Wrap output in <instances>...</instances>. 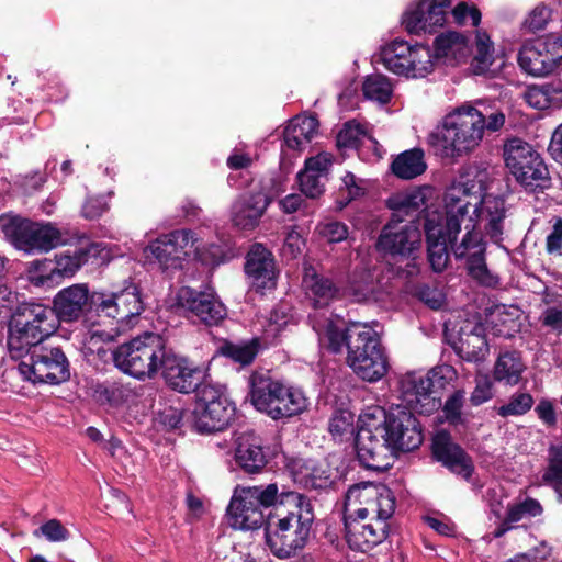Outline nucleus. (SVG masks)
Masks as SVG:
<instances>
[{
    "mask_svg": "<svg viewBox=\"0 0 562 562\" xmlns=\"http://www.w3.org/2000/svg\"><path fill=\"white\" fill-rule=\"evenodd\" d=\"M541 481L554 490L562 487V445H551L549 447L547 467Z\"/></svg>",
    "mask_w": 562,
    "mask_h": 562,
    "instance_id": "nucleus-46",
    "label": "nucleus"
},
{
    "mask_svg": "<svg viewBox=\"0 0 562 562\" xmlns=\"http://www.w3.org/2000/svg\"><path fill=\"white\" fill-rule=\"evenodd\" d=\"M408 66L407 74H405L406 77H425L431 72L434 61L430 48L425 45L411 46Z\"/></svg>",
    "mask_w": 562,
    "mask_h": 562,
    "instance_id": "nucleus-48",
    "label": "nucleus"
},
{
    "mask_svg": "<svg viewBox=\"0 0 562 562\" xmlns=\"http://www.w3.org/2000/svg\"><path fill=\"white\" fill-rule=\"evenodd\" d=\"M303 288L315 308L328 306L339 294L338 288L329 278L317 274L313 269L305 271Z\"/></svg>",
    "mask_w": 562,
    "mask_h": 562,
    "instance_id": "nucleus-33",
    "label": "nucleus"
},
{
    "mask_svg": "<svg viewBox=\"0 0 562 562\" xmlns=\"http://www.w3.org/2000/svg\"><path fill=\"white\" fill-rule=\"evenodd\" d=\"M88 260V251L83 248L72 255L60 254L56 261L35 260L27 268V279L36 286H43L56 281L58 278L71 277Z\"/></svg>",
    "mask_w": 562,
    "mask_h": 562,
    "instance_id": "nucleus-20",
    "label": "nucleus"
},
{
    "mask_svg": "<svg viewBox=\"0 0 562 562\" xmlns=\"http://www.w3.org/2000/svg\"><path fill=\"white\" fill-rule=\"evenodd\" d=\"M366 136L367 131L363 125L356 121H349L344 124L342 128L337 134V147L339 149L357 148Z\"/></svg>",
    "mask_w": 562,
    "mask_h": 562,
    "instance_id": "nucleus-55",
    "label": "nucleus"
},
{
    "mask_svg": "<svg viewBox=\"0 0 562 562\" xmlns=\"http://www.w3.org/2000/svg\"><path fill=\"white\" fill-rule=\"evenodd\" d=\"M245 271L256 291L272 290L277 285L274 258L261 244L254 245L249 250Z\"/></svg>",
    "mask_w": 562,
    "mask_h": 562,
    "instance_id": "nucleus-23",
    "label": "nucleus"
},
{
    "mask_svg": "<svg viewBox=\"0 0 562 562\" xmlns=\"http://www.w3.org/2000/svg\"><path fill=\"white\" fill-rule=\"evenodd\" d=\"M355 442L358 460L364 468L385 471L391 468L396 450L411 451L422 445L423 432L412 412L369 406L358 418Z\"/></svg>",
    "mask_w": 562,
    "mask_h": 562,
    "instance_id": "nucleus-1",
    "label": "nucleus"
},
{
    "mask_svg": "<svg viewBox=\"0 0 562 562\" xmlns=\"http://www.w3.org/2000/svg\"><path fill=\"white\" fill-rule=\"evenodd\" d=\"M0 228L16 249L26 254L47 252L66 241L52 224L35 223L12 214L0 216Z\"/></svg>",
    "mask_w": 562,
    "mask_h": 562,
    "instance_id": "nucleus-10",
    "label": "nucleus"
},
{
    "mask_svg": "<svg viewBox=\"0 0 562 562\" xmlns=\"http://www.w3.org/2000/svg\"><path fill=\"white\" fill-rule=\"evenodd\" d=\"M314 510L311 499L294 491H281L267 516L266 544L278 559L296 555L307 543Z\"/></svg>",
    "mask_w": 562,
    "mask_h": 562,
    "instance_id": "nucleus-3",
    "label": "nucleus"
},
{
    "mask_svg": "<svg viewBox=\"0 0 562 562\" xmlns=\"http://www.w3.org/2000/svg\"><path fill=\"white\" fill-rule=\"evenodd\" d=\"M249 383L252 405L272 419L292 417L307 408V398L300 389L285 385L266 373H252Z\"/></svg>",
    "mask_w": 562,
    "mask_h": 562,
    "instance_id": "nucleus-5",
    "label": "nucleus"
},
{
    "mask_svg": "<svg viewBox=\"0 0 562 562\" xmlns=\"http://www.w3.org/2000/svg\"><path fill=\"white\" fill-rule=\"evenodd\" d=\"M318 122L313 116L299 115L286 125L283 139L288 148L302 151L316 135Z\"/></svg>",
    "mask_w": 562,
    "mask_h": 562,
    "instance_id": "nucleus-34",
    "label": "nucleus"
},
{
    "mask_svg": "<svg viewBox=\"0 0 562 562\" xmlns=\"http://www.w3.org/2000/svg\"><path fill=\"white\" fill-rule=\"evenodd\" d=\"M347 363L362 380L375 382L389 370L387 357L378 333L368 324L349 325Z\"/></svg>",
    "mask_w": 562,
    "mask_h": 562,
    "instance_id": "nucleus-6",
    "label": "nucleus"
},
{
    "mask_svg": "<svg viewBox=\"0 0 562 562\" xmlns=\"http://www.w3.org/2000/svg\"><path fill=\"white\" fill-rule=\"evenodd\" d=\"M235 457L239 467L247 473H258L267 463L260 440L250 434L239 437Z\"/></svg>",
    "mask_w": 562,
    "mask_h": 562,
    "instance_id": "nucleus-35",
    "label": "nucleus"
},
{
    "mask_svg": "<svg viewBox=\"0 0 562 562\" xmlns=\"http://www.w3.org/2000/svg\"><path fill=\"white\" fill-rule=\"evenodd\" d=\"M259 351V340L257 338L241 344H225L222 347V353L241 366L250 364Z\"/></svg>",
    "mask_w": 562,
    "mask_h": 562,
    "instance_id": "nucleus-52",
    "label": "nucleus"
},
{
    "mask_svg": "<svg viewBox=\"0 0 562 562\" xmlns=\"http://www.w3.org/2000/svg\"><path fill=\"white\" fill-rule=\"evenodd\" d=\"M430 193V188H417L389 198L387 205L393 211L392 220L415 223V218L425 210Z\"/></svg>",
    "mask_w": 562,
    "mask_h": 562,
    "instance_id": "nucleus-31",
    "label": "nucleus"
},
{
    "mask_svg": "<svg viewBox=\"0 0 562 562\" xmlns=\"http://www.w3.org/2000/svg\"><path fill=\"white\" fill-rule=\"evenodd\" d=\"M452 348L463 360L470 362L484 361L488 355L484 326L479 322H467L460 328L459 337L453 341Z\"/></svg>",
    "mask_w": 562,
    "mask_h": 562,
    "instance_id": "nucleus-28",
    "label": "nucleus"
},
{
    "mask_svg": "<svg viewBox=\"0 0 562 562\" xmlns=\"http://www.w3.org/2000/svg\"><path fill=\"white\" fill-rule=\"evenodd\" d=\"M524 99L531 108L544 110L551 104L550 88L547 86H530L524 92Z\"/></svg>",
    "mask_w": 562,
    "mask_h": 562,
    "instance_id": "nucleus-59",
    "label": "nucleus"
},
{
    "mask_svg": "<svg viewBox=\"0 0 562 562\" xmlns=\"http://www.w3.org/2000/svg\"><path fill=\"white\" fill-rule=\"evenodd\" d=\"M538 323L540 329L544 330L546 334H552L554 336L562 335V304L548 305L546 306L539 317Z\"/></svg>",
    "mask_w": 562,
    "mask_h": 562,
    "instance_id": "nucleus-57",
    "label": "nucleus"
},
{
    "mask_svg": "<svg viewBox=\"0 0 562 562\" xmlns=\"http://www.w3.org/2000/svg\"><path fill=\"white\" fill-rule=\"evenodd\" d=\"M175 305L187 317L196 318L206 325H216L226 315L225 306L214 294L189 286L179 289Z\"/></svg>",
    "mask_w": 562,
    "mask_h": 562,
    "instance_id": "nucleus-17",
    "label": "nucleus"
},
{
    "mask_svg": "<svg viewBox=\"0 0 562 562\" xmlns=\"http://www.w3.org/2000/svg\"><path fill=\"white\" fill-rule=\"evenodd\" d=\"M450 0H419L416 8L405 14L404 24L409 33L432 32L446 21Z\"/></svg>",
    "mask_w": 562,
    "mask_h": 562,
    "instance_id": "nucleus-25",
    "label": "nucleus"
},
{
    "mask_svg": "<svg viewBox=\"0 0 562 562\" xmlns=\"http://www.w3.org/2000/svg\"><path fill=\"white\" fill-rule=\"evenodd\" d=\"M461 224L464 223L467 229L460 244L453 246V254L457 258L470 256L472 252H485V245L483 243L481 233L475 231V224L471 217H460Z\"/></svg>",
    "mask_w": 562,
    "mask_h": 562,
    "instance_id": "nucleus-44",
    "label": "nucleus"
},
{
    "mask_svg": "<svg viewBox=\"0 0 562 562\" xmlns=\"http://www.w3.org/2000/svg\"><path fill=\"white\" fill-rule=\"evenodd\" d=\"M524 370L525 364L519 353L507 351L498 356L494 364L493 378L497 382L516 385L520 381Z\"/></svg>",
    "mask_w": 562,
    "mask_h": 562,
    "instance_id": "nucleus-40",
    "label": "nucleus"
},
{
    "mask_svg": "<svg viewBox=\"0 0 562 562\" xmlns=\"http://www.w3.org/2000/svg\"><path fill=\"white\" fill-rule=\"evenodd\" d=\"M42 341L37 339L34 334L29 331L24 326L20 325L18 321H12L9 328L8 336V350L12 359L27 360L35 346H43Z\"/></svg>",
    "mask_w": 562,
    "mask_h": 562,
    "instance_id": "nucleus-37",
    "label": "nucleus"
},
{
    "mask_svg": "<svg viewBox=\"0 0 562 562\" xmlns=\"http://www.w3.org/2000/svg\"><path fill=\"white\" fill-rule=\"evenodd\" d=\"M542 513L543 507L539 501L532 497L517 499L516 502L509 503L507 505V524L513 522L515 525L522 520L539 517L542 515Z\"/></svg>",
    "mask_w": 562,
    "mask_h": 562,
    "instance_id": "nucleus-45",
    "label": "nucleus"
},
{
    "mask_svg": "<svg viewBox=\"0 0 562 562\" xmlns=\"http://www.w3.org/2000/svg\"><path fill=\"white\" fill-rule=\"evenodd\" d=\"M195 243L191 231L179 229L157 238L146 248V252L157 260L161 269H179L190 250L198 249Z\"/></svg>",
    "mask_w": 562,
    "mask_h": 562,
    "instance_id": "nucleus-18",
    "label": "nucleus"
},
{
    "mask_svg": "<svg viewBox=\"0 0 562 562\" xmlns=\"http://www.w3.org/2000/svg\"><path fill=\"white\" fill-rule=\"evenodd\" d=\"M506 212L505 200L492 194H484L479 205L477 203L474 204L473 210L477 221L484 224L486 234L495 243L502 240Z\"/></svg>",
    "mask_w": 562,
    "mask_h": 562,
    "instance_id": "nucleus-29",
    "label": "nucleus"
},
{
    "mask_svg": "<svg viewBox=\"0 0 562 562\" xmlns=\"http://www.w3.org/2000/svg\"><path fill=\"white\" fill-rule=\"evenodd\" d=\"M272 199L262 189L239 196L233 204V223L243 229L257 227Z\"/></svg>",
    "mask_w": 562,
    "mask_h": 562,
    "instance_id": "nucleus-26",
    "label": "nucleus"
},
{
    "mask_svg": "<svg viewBox=\"0 0 562 562\" xmlns=\"http://www.w3.org/2000/svg\"><path fill=\"white\" fill-rule=\"evenodd\" d=\"M16 372L33 384H60L70 376L69 362L63 350L46 345L35 346L27 360L19 362Z\"/></svg>",
    "mask_w": 562,
    "mask_h": 562,
    "instance_id": "nucleus-14",
    "label": "nucleus"
},
{
    "mask_svg": "<svg viewBox=\"0 0 562 562\" xmlns=\"http://www.w3.org/2000/svg\"><path fill=\"white\" fill-rule=\"evenodd\" d=\"M313 329L318 336L321 346L326 347L334 353L341 352L346 346L348 348L349 326L342 328L341 319L319 318L317 314L312 317Z\"/></svg>",
    "mask_w": 562,
    "mask_h": 562,
    "instance_id": "nucleus-32",
    "label": "nucleus"
},
{
    "mask_svg": "<svg viewBox=\"0 0 562 562\" xmlns=\"http://www.w3.org/2000/svg\"><path fill=\"white\" fill-rule=\"evenodd\" d=\"M488 172L477 166L470 167L468 179L452 184L445 193L446 222L440 217L427 216L425 221V234L428 245V259L434 271L441 272L446 269L449 255L448 244L456 241L461 229V221L469 213L468 200L472 194H481L487 189Z\"/></svg>",
    "mask_w": 562,
    "mask_h": 562,
    "instance_id": "nucleus-2",
    "label": "nucleus"
},
{
    "mask_svg": "<svg viewBox=\"0 0 562 562\" xmlns=\"http://www.w3.org/2000/svg\"><path fill=\"white\" fill-rule=\"evenodd\" d=\"M432 452L438 461L453 473L469 479L473 472L470 457L454 442L447 431H438L434 438Z\"/></svg>",
    "mask_w": 562,
    "mask_h": 562,
    "instance_id": "nucleus-27",
    "label": "nucleus"
},
{
    "mask_svg": "<svg viewBox=\"0 0 562 562\" xmlns=\"http://www.w3.org/2000/svg\"><path fill=\"white\" fill-rule=\"evenodd\" d=\"M414 294L432 310H438L445 302V295L436 286L419 284L415 288Z\"/></svg>",
    "mask_w": 562,
    "mask_h": 562,
    "instance_id": "nucleus-62",
    "label": "nucleus"
},
{
    "mask_svg": "<svg viewBox=\"0 0 562 562\" xmlns=\"http://www.w3.org/2000/svg\"><path fill=\"white\" fill-rule=\"evenodd\" d=\"M301 482L306 486L321 490L329 486L333 482L331 471L328 465L314 463L312 461L304 464L301 471Z\"/></svg>",
    "mask_w": 562,
    "mask_h": 562,
    "instance_id": "nucleus-47",
    "label": "nucleus"
},
{
    "mask_svg": "<svg viewBox=\"0 0 562 562\" xmlns=\"http://www.w3.org/2000/svg\"><path fill=\"white\" fill-rule=\"evenodd\" d=\"M551 16L550 9L544 4L536 5L525 19L524 25L531 32L543 30Z\"/></svg>",
    "mask_w": 562,
    "mask_h": 562,
    "instance_id": "nucleus-63",
    "label": "nucleus"
},
{
    "mask_svg": "<svg viewBox=\"0 0 562 562\" xmlns=\"http://www.w3.org/2000/svg\"><path fill=\"white\" fill-rule=\"evenodd\" d=\"M91 307L99 317L115 321L117 327L112 331L100 334L95 330L93 333V335H99L104 340H112L120 329L134 324V319L144 311V303L138 286L130 282L120 291L93 292L91 294Z\"/></svg>",
    "mask_w": 562,
    "mask_h": 562,
    "instance_id": "nucleus-9",
    "label": "nucleus"
},
{
    "mask_svg": "<svg viewBox=\"0 0 562 562\" xmlns=\"http://www.w3.org/2000/svg\"><path fill=\"white\" fill-rule=\"evenodd\" d=\"M436 57L450 58L459 63L470 54V45L467 37L457 32L442 33L435 40Z\"/></svg>",
    "mask_w": 562,
    "mask_h": 562,
    "instance_id": "nucleus-38",
    "label": "nucleus"
},
{
    "mask_svg": "<svg viewBox=\"0 0 562 562\" xmlns=\"http://www.w3.org/2000/svg\"><path fill=\"white\" fill-rule=\"evenodd\" d=\"M472 111L479 116V124L482 126L483 133L485 131L498 132L505 125L506 114L496 102L479 100L472 104Z\"/></svg>",
    "mask_w": 562,
    "mask_h": 562,
    "instance_id": "nucleus-42",
    "label": "nucleus"
},
{
    "mask_svg": "<svg viewBox=\"0 0 562 562\" xmlns=\"http://www.w3.org/2000/svg\"><path fill=\"white\" fill-rule=\"evenodd\" d=\"M411 58V45L404 41H393L383 46L379 55L374 56L375 63H381L387 70L395 75L405 76Z\"/></svg>",
    "mask_w": 562,
    "mask_h": 562,
    "instance_id": "nucleus-36",
    "label": "nucleus"
},
{
    "mask_svg": "<svg viewBox=\"0 0 562 562\" xmlns=\"http://www.w3.org/2000/svg\"><path fill=\"white\" fill-rule=\"evenodd\" d=\"M355 415L347 409L336 411L329 419L328 430L335 440L342 441L353 435Z\"/></svg>",
    "mask_w": 562,
    "mask_h": 562,
    "instance_id": "nucleus-54",
    "label": "nucleus"
},
{
    "mask_svg": "<svg viewBox=\"0 0 562 562\" xmlns=\"http://www.w3.org/2000/svg\"><path fill=\"white\" fill-rule=\"evenodd\" d=\"M472 103H463L449 112L428 136L429 145L442 158H458L475 150L484 133Z\"/></svg>",
    "mask_w": 562,
    "mask_h": 562,
    "instance_id": "nucleus-4",
    "label": "nucleus"
},
{
    "mask_svg": "<svg viewBox=\"0 0 562 562\" xmlns=\"http://www.w3.org/2000/svg\"><path fill=\"white\" fill-rule=\"evenodd\" d=\"M533 405V397L527 392H516L508 402L497 408L502 417L519 416L526 414Z\"/></svg>",
    "mask_w": 562,
    "mask_h": 562,
    "instance_id": "nucleus-56",
    "label": "nucleus"
},
{
    "mask_svg": "<svg viewBox=\"0 0 562 562\" xmlns=\"http://www.w3.org/2000/svg\"><path fill=\"white\" fill-rule=\"evenodd\" d=\"M362 89L368 99L382 104L387 103L393 93L392 83L385 76L380 74L368 76Z\"/></svg>",
    "mask_w": 562,
    "mask_h": 562,
    "instance_id": "nucleus-49",
    "label": "nucleus"
},
{
    "mask_svg": "<svg viewBox=\"0 0 562 562\" xmlns=\"http://www.w3.org/2000/svg\"><path fill=\"white\" fill-rule=\"evenodd\" d=\"M166 346L161 336L146 333L113 351V361L122 372L138 380L154 378L160 367Z\"/></svg>",
    "mask_w": 562,
    "mask_h": 562,
    "instance_id": "nucleus-7",
    "label": "nucleus"
},
{
    "mask_svg": "<svg viewBox=\"0 0 562 562\" xmlns=\"http://www.w3.org/2000/svg\"><path fill=\"white\" fill-rule=\"evenodd\" d=\"M183 418L191 419L190 413H184L178 407L168 406L158 412L155 420L164 428L173 430L182 425Z\"/></svg>",
    "mask_w": 562,
    "mask_h": 562,
    "instance_id": "nucleus-58",
    "label": "nucleus"
},
{
    "mask_svg": "<svg viewBox=\"0 0 562 562\" xmlns=\"http://www.w3.org/2000/svg\"><path fill=\"white\" fill-rule=\"evenodd\" d=\"M279 494L276 483L237 486L227 507L229 525L240 530L258 529L265 522L263 509L273 508Z\"/></svg>",
    "mask_w": 562,
    "mask_h": 562,
    "instance_id": "nucleus-8",
    "label": "nucleus"
},
{
    "mask_svg": "<svg viewBox=\"0 0 562 562\" xmlns=\"http://www.w3.org/2000/svg\"><path fill=\"white\" fill-rule=\"evenodd\" d=\"M420 231L412 221L392 220L384 226L378 247L393 255H411L420 244Z\"/></svg>",
    "mask_w": 562,
    "mask_h": 562,
    "instance_id": "nucleus-22",
    "label": "nucleus"
},
{
    "mask_svg": "<svg viewBox=\"0 0 562 562\" xmlns=\"http://www.w3.org/2000/svg\"><path fill=\"white\" fill-rule=\"evenodd\" d=\"M345 295L358 303L381 300V292L370 271L353 274Z\"/></svg>",
    "mask_w": 562,
    "mask_h": 562,
    "instance_id": "nucleus-41",
    "label": "nucleus"
},
{
    "mask_svg": "<svg viewBox=\"0 0 562 562\" xmlns=\"http://www.w3.org/2000/svg\"><path fill=\"white\" fill-rule=\"evenodd\" d=\"M395 512V496L384 484L363 482L348 488L345 516L387 520Z\"/></svg>",
    "mask_w": 562,
    "mask_h": 562,
    "instance_id": "nucleus-11",
    "label": "nucleus"
},
{
    "mask_svg": "<svg viewBox=\"0 0 562 562\" xmlns=\"http://www.w3.org/2000/svg\"><path fill=\"white\" fill-rule=\"evenodd\" d=\"M94 393L99 402L117 405L131 397L132 390L121 381H105L97 385Z\"/></svg>",
    "mask_w": 562,
    "mask_h": 562,
    "instance_id": "nucleus-50",
    "label": "nucleus"
},
{
    "mask_svg": "<svg viewBox=\"0 0 562 562\" xmlns=\"http://www.w3.org/2000/svg\"><path fill=\"white\" fill-rule=\"evenodd\" d=\"M235 414L234 405L215 389L204 386L190 412L191 423L201 432L223 430Z\"/></svg>",
    "mask_w": 562,
    "mask_h": 562,
    "instance_id": "nucleus-15",
    "label": "nucleus"
},
{
    "mask_svg": "<svg viewBox=\"0 0 562 562\" xmlns=\"http://www.w3.org/2000/svg\"><path fill=\"white\" fill-rule=\"evenodd\" d=\"M366 192L364 180L357 178L352 172H346L341 178L336 203L339 210L348 205L352 200L362 196Z\"/></svg>",
    "mask_w": 562,
    "mask_h": 562,
    "instance_id": "nucleus-51",
    "label": "nucleus"
},
{
    "mask_svg": "<svg viewBox=\"0 0 562 562\" xmlns=\"http://www.w3.org/2000/svg\"><path fill=\"white\" fill-rule=\"evenodd\" d=\"M427 168L424 151L419 148L405 150L392 162V172L400 179L411 180L425 172Z\"/></svg>",
    "mask_w": 562,
    "mask_h": 562,
    "instance_id": "nucleus-39",
    "label": "nucleus"
},
{
    "mask_svg": "<svg viewBox=\"0 0 562 562\" xmlns=\"http://www.w3.org/2000/svg\"><path fill=\"white\" fill-rule=\"evenodd\" d=\"M14 321L24 326L29 331L43 341L58 327L59 319L53 310L42 304H31L23 308L21 315Z\"/></svg>",
    "mask_w": 562,
    "mask_h": 562,
    "instance_id": "nucleus-30",
    "label": "nucleus"
},
{
    "mask_svg": "<svg viewBox=\"0 0 562 562\" xmlns=\"http://www.w3.org/2000/svg\"><path fill=\"white\" fill-rule=\"evenodd\" d=\"M494 63V47L490 36L484 32H477L475 36V52L472 60V69L475 75H487Z\"/></svg>",
    "mask_w": 562,
    "mask_h": 562,
    "instance_id": "nucleus-43",
    "label": "nucleus"
},
{
    "mask_svg": "<svg viewBox=\"0 0 562 562\" xmlns=\"http://www.w3.org/2000/svg\"><path fill=\"white\" fill-rule=\"evenodd\" d=\"M454 376V369L447 364L437 367L427 374H406L401 381V389L407 408L422 415L432 413L438 407L432 390L443 389Z\"/></svg>",
    "mask_w": 562,
    "mask_h": 562,
    "instance_id": "nucleus-13",
    "label": "nucleus"
},
{
    "mask_svg": "<svg viewBox=\"0 0 562 562\" xmlns=\"http://www.w3.org/2000/svg\"><path fill=\"white\" fill-rule=\"evenodd\" d=\"M159 369L166 383L180 393L195 391L204 379V371L200 366L167 348Z\"/></svg>",
    "mask_w": 562,
    "mask_h": 562,
    "instance_id": "nucleus-19",
    "label": "nucleus"
},
{
    "mask_svg": "<svg viewBox=\"0 0 562 562\" xmlns=\"http://www.w3.org/2000/svg\"><path fill=\"white\" fill-rule=\"evenodd\" d=\"M468 272L481 285L494 288L498 284V277L485 263L484 252H472L468 257Z\"/></svg>",
    "mask_w": 562,
    "mask_h": 562,
    "instance_id": "nucleus-53",
    "label": "nucleus"
},
{
    "mask_svg": "<svg viewBox=\"0 0 562 562\" xmlns=\"http://www.w3.org/2000/svg\"><path fill=\"white\" fill-rule=\"evenodd\" d=\"M301 191L308 198L315 199L324 192L323 177L307 170L297 175Z\"/></svg>",
    "mask_w": 562,
    "mask_h": 562,
    "instance_id": "nucleus-60",
    "label": "nucleus"
},
{
    "mask_svg": "<svg viewBox=\"0 0 562 562\" xmlns=\"http://www.w3.org/2000/svg\"><path fill=\"white\" fill-rule=\"evenodd\" d=\"M109 210V201L104 195L89 196L82 205V216L87 220L99 218Z\"/></svg>",
    "mask_w": 562,
    "mask_h": 562,
    "instance_id": "nucleus-64",
    "label": "nucleus"
},
{
    "mask_svg": "<svg viewBox=\"0 0 562 562\" xmlns=\"http://www.w3.org/2000/svg\"><path fill=\"white\" fill-rule=\"evenodd\" d=\"M317 234L325 238L328 243H339L347 238L348 227L337 221L319 223L316 226Z\"/></svg>",
    "mask_w": 562,
    "mask_h": 562,
    "instance_id": "nucleus-61",
    "label": "nucleus"
},
{
    "mask_svg": "<svg viewBox=\"0 0 562 562\" xmlns=\"http://www.w3.org/2000/svg\"><path fill=\"white\" fill-rule=\"evenodd\" d=\"M345 530L348 546L367 552L386 539L389 525L383 520L345 516Z\"/></svg>",
    "mask_w": 562,
    "mask_h": 562,
    "instance_id": "nucleus-21",
    "label": "nucleus"
},
{
    "mask_svg": "<svg viewBox=\"0 0 562 562\" xmlns=\"http://www.w3.org/2000/svg\"><path fill=\"white\" fill-rule=\"evenodd\" d=\"M89 304L91 294L85 283L72 284L60 290L54 297L53 310L59 322L71 323L83 316Z\"/></svg>",
    "mask_w": 562,
    "mask_h": 562,
    "instance_id": "nucleus-24",
    "label": "nucleus"
},
{
    "mask_svg": "<svg viewBox=\"0 0 562 562\" xmlns=\"http://www.w3.org/2000/svg\"><path fill=\"white\" fill-rule=\"evenodd\" d=\"M561 60L562 41L557 37L526 44L518 54V64L521 69L536 77L551 74Z\"/></svg>",
    "mask_w": 562,
    "mask_h": 562,
    "instance_id": "nucleus-16",
    "label": "nucleus"
},
{
    "mask_svg": "<svg viewBox=\"0 0 562 562\" xmlns=\"http://www.w3.org/2000/svg\"><path fill=\"white\" fill-rule=\"evenodd\" d=\"M503 157L508 171L526 189L544 188L549 182V172L540 155L521 138L508 139L503 147Z\"/></svg>",
    "mask_w": 562,
    "mask_h": 562,
    "instance_id": "nucleus-12",
    "label": "nucleus"
}]
</instances>
